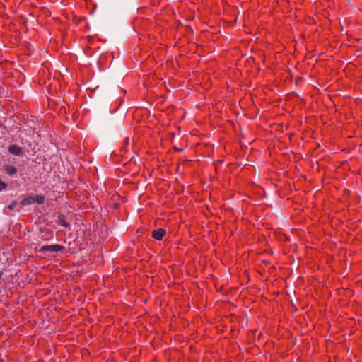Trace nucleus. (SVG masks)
<instances>
[{
  "mask_svg": "<svg viewBox=\"0 0 362 362\" xmlns=\"http://www.w3.org/2000/svg\"><path fill=\"white\" fill-rule=\"evenodd\" d=\"M45 197L42 194H38L36 196L29 195L24 199H23L20 204L22 206L30 205L35 203H37L38 204H42L45 203Z\"/></svg>",
  "mask_w": 362,
  "mask_h": 362,
  "instance_id": "f257e3e1",
  "label": "nucleus"
},
{
  "mask_svg": "<svg viewBox=\"0 0 362 362\" xmlns=\"http://www.w3.org/2000/svg\"><path fill=\"white\" fill-rule=\"evenodd\" d=\"M64 249V246L60 245H44L42 246L39 251L40 252H59Z\"/></svg>",
  "mask_w": 362,
  "mask_h": 362,
  "instance_id": "f03ea898",
  "label": "nucleus"
},
{
  "mask_svg": "<svg viewBox=\"0 0 362 362\" xmlns=\"http://www.w3.org/2000/svg\"><path fill=\"white\" fill-rule=\"evenodd\" d=\"M166 235V230L164 228H158L153 230L151 233V237L156 240H162Z\"/></svg>",
  "mask_w": 362,
  "mask_h": 362,
  "instance_id": "7ed1b4c3",
  "label": "nucleus"
},
{
  "mask_svg": "<svg viewBox=\"0 0 362 362\" xmlns=\"http://www.w3.org/2000/svg\"><path fill=\"white\" fill-rule=\"evenodd\" d=\"M8 152L13 155L18 156H21L23 154V148L16 144L9 146Z\"/></svg>",
  "mask_w": 362,
  "mask_h": 362,
  "instance_id": "20e7f679",
  "label": "nucleus"
},
{
  "mask_svg": "<svg viewBox=\"0 0 362 362\" xmlns=\"http://www.w3.org/2000/svg\"><path fill=\"white\" fill-rule=\"evenodd\" d=\"M4 170L7 173V175H8L9 176H13V175L16 174V173H17L16 168L11 165H4Z\"/></svg>",
  "mask_w": 362,
  "mask_h": 362,
  "instance_id": "39448f33",
  "label": "nucleus"
},
{
  "mask_svg": "<svg viewBox=\"0 0 362 362\" xmlns=\"http://www.w3.org/2000/svg\"><path fill=\"white\" fill-rule=\"evenodd\" d=\"M57 223L64 228H69L70 224L66 221L64 216L62 214H59Z\"/></svg>",
  "mask_w": 362,
  "mask_h": 362,
  "instance_id": "423d86ee",
  "label": "nucleus"
},
{
  "mask_svg": "<svg viewBox=\"0 0 362 362\" xmlns=\"http://www.w3.org/2000/svg\"><path fill=\"white\" fill-rule=\"evenodd\" d=\"M17 205V202L16 201H13L8 206V209L10 210H13Z\"/></svg>",
  "mask_w": 362,
  "mask_h": 362,
  "instance_id": "0eeeda50",
  "label": "nucleus"
},
{
  "mask_svg": "<svg viewBox=\"0 0 362 362\" xmlns=\"http://www.w3.org/2000/svg\"><path fill=\"white\" fill-rule=\"evenodd\" d=\"M7 187V185L0 180V191L5 189Z\"/></svg>",
  "mask_w": 362,
  "mask_h": 362,
  "instance_id": "6e6552de",
  "label": "nucleus"
}]
</instances>
